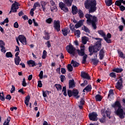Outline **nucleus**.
<instances>
[{"instance_id": "nucleus-1", "label": "nucleus", "mask_w": 125, "mask_h": 125, "mask_svg": "<svg viewBox=\"0 0 125 125\" xmlns=\"http://www.w3.org/2000/svg\"><path fill=\"white\" fill-rule=\"evenodd\" d=\"M96 0H86L84 3V5L86 9H88L89 13H93L97 10Z\"/></svg>"}, {"instance_id": "nucleus-2", "label": "nucleus", "mask_w": 125, "mask_h": 125, "mask_svg": "<svg viewBox=\"0 0 125 125\" xmlns=\"http://www.w3.org/2000/svg\"><path fill=\"white\" fill-rule=\"evenodd\" d=\"M85 17L87 20V23H90L91 24L94 30L97 29V26H96V22H97V17L95 16H92L89 14H86L85 15Z\"/></svg>"}, {"instance_id": "nucleus-3", "label": "nucleus", "mask_w": 125, "mask_h": 125, "mask_svg": "<svg viewBox=\"0 0 125 125\" xmlns=\"http://www.w3.org/2000/svg\"><path fill=\"white\" fill-rule=\"evenodd\" d=\"M102 46V44L100 42H97L95 43V45L92 46H89L88 49H89V52H94V54L95 55L96 58L97 57V55H98V51L100 50V48H101Z\"/></svg>"}, {"instance_id": "nucleus-4", "label": "nucleus", "mask_w": 125, "mask_h": 125, "mask_svg": "<svg viewBox=\"0 0 125 125\" xmlns=\"http://www.w3.org/2000/svg\"><path fill=\"white\" fill-rule=\"evenodd\" d=\"M106 108L103 109L101 110V112L103 116V118L99 119V121L100 123H104L105 122V119H106V115L107 118H108L109 119H111L112 118V116H111L110 115H111V112L110 110H105Z\"/></svg>"}, {"instance_id": "nucleus-5", "label": "nucleus", "mask_w": 125, "mask_h": 125, "mask_svg": "<svg viewBox=\"0 0 125 125\" xmlns=\"http://www.w3.org/2000/svg\"><path fill=\"white\" fill-rule=\"evenodd\" d=\"M66 50H67L68 53L72 54L73 56L76 55V48H75L70 43L66 47Z\"/></svg>"}, {"instance_id": "nucleus-6", "label": "nucleus", "mask_w": 125, "mask_h": 125, "mask_svg": "<svg viewBox=\"0 0 125 125\" xmlns=\"http://www.w3.org/2000/svg\"><path fill=\"white\" fill-rule=\"evenodd\" d=\"M115 115L118 116L120 119H125V112L122 107L118 108L114 111Z\"/></svg>"}, {"instance_id": "nucleus-7", "label": "nucleus", "mask_w": 125, "mask_h": 125, "mask_svg": "<svg viewBox=\"0 0 125 125\" xmlns=\"http://www.w3.org/2000/svg\"><path fill=\"white\" fill-rule=\"evenodd\" d=\"M20 5V3L15 1L14 3L12 4L11 11L9 12V14H11L12 12L14 13L15 12H17V9L19 8Z\"/></svg>"}, {"instance_id": "nucleus-8", "label": "nucleus", "mask_w": 125, "mask_h": 125, "mask_svg": "<svg viewBox=\"0 0 125 125\" xmlns=\"http://www.w3.org/2000/svg\"><path fill=\"white\" fill-rule=\"evenodd\" d=\"M53 28L58 32L60 31L61 29V25H60V21L57 20L56 21V20H55L54 21Z\"/></svg>"}, {"instance_id": "nucleus-9", "label": "nucleus", "mask_w": 125, "mask_h": 125, "mask_svg": "<svg viewBox=\"0 0 125 125\" xmlns=\"http://www.w3.org/2000/svg\"><path fill=\"white\" fill-rule=\"evenodd\" d=\"M98 115L95 112H92L89 114V118L90 121H93V122H96L97 121V118Z\"/></svg>"}, {"instance_id": "nucleus-10", "label": "nucleus", "mask_w": 125, "mask_h": 125, "mask_svg": "<svg viewBox=\"0 0 125 125\" xmlns=\"http://www.w3.org/2000/svg\"><path fill=\"white\" fill-rule=\"evenodd\" d=\"M59 7L61 10H63L64 12H69V9L66 6V5L63 2H60L59 4Z\"/></svg>"}, {"instance_id": "nucleus-11", "label": "nucleus", "mask_w": 125, "mask_h": 125, "mask_svg": "<svg viewBox=\"0 0 125 125\" xmlns=\"http://www.w3.org/2000/svg\"><path fill=\"white\" fill-rule=\"evenodd\" d=\"M18 39L22 44H24V45L27 44V40L24 35H19L18 37Z\"/></svg>"}, {"instance_id": "nucleus-12", "label": "nucleus", "mask_w": 125, "mask_h": 125, "mask_svg": "<svg viewBox=\"0 0 125 125\" xmlns=\"http://www.w3.org/2000/svg\"><path fill=\"white\" fill-rule=\"evenodd\" d=\"M85 50V46L84 45L81 46V49H77L78 55L80 56H83L85 54L84 51Z\"/></svg>"}, {"instance_id": "nucleus-13", "label": "nucleus", "mask_w": 125, "mask_h": 125, "mask_svg": "<svg viewBox=\"0 0 125 125\" xmlns=\"http://www.w3.org/2000/svg\"><path fill=\"white\" fill-rule=\"evenodd\" d=\"M111 38H112V35H111V33H108L107 34L106 37L105 35L104 40L107 43H112V40L110 39Z\"/></svg>"}, {"instance_id": "nucleus-14", "label": "nucleus", "mask_w": 125, "mask_h": 125, "mask_svg": "<svg viewBox=\"0 0 125 125\" xmlns=\"http://www.w3.org/2000/svg\"><path fill=\"white\" fill-rule=\"evenodd\" d=\"M5 43L2 40H0V48H1V52L3 53H5L6 52V50L5 49Z\"/></svg>"}, {"instance_id": "nucleus-15", "label": "nucleus", "mask_w": 125, "mask_h": 125, "mask_svg": "<svg viewBox=\"0 0 125 125\" xmlns=\"http://www.w3.org/2000/svg\"><path fill=\"white\" fill-rule=\"evenodd\" d=\"M123 83L124 81H123V79H120L116 83V88H117V89H119V90H121V89H122V86H123Z\"/></svg>"}, {"instance_id": "nucleus-16", "label": "nucleus", "mask_w": 125, "mask_h": 125, "mask_svg": "<svg viewBox=\"0 0 125 125\" xmlns=\"http://www.w3.org/2000/svg\"><path fill=\"white\" fill-rule=\"evenodd\" d=\"M111 107L114 108L115 110H117V108H122V104L119 101H116L114 104L111 105Z\"/></svg>"}, {"instance_id": "nucleus-17", "label": "nucleus", "mask_w": 125, "mask_h": 125, "mask_svg": "<svg viewBox=\"0 0 125 125\" xmlns=\"http://www.w3.org/2000/svg\"><path fill=\"white\" fill-rule=\"evenodd\" d=\"M81 77L82 78V79H91V77L90 76H89V74L88 73L84 72V71H82Z\"/></svg>"}, {"instance_id": "nucleus-18", "label": "nucleus", "mask_w": 125, "mask_h": 125, "mask_svg": "<svg viewBox=\"0 0 125 125\" xmlns=\"http://www.w3.org/2000/svg\"><path fill=\"white\" fill-rule=\"evenodd\" d=\"M83 22H84V20H82L79 21L75 25L76 29H79V28L82 27L83 25Z\"/></svg>"}, {"instance_id": "nucleus-19", "label": "nucleus", "mask_w": 125, "mask_h": 125, "mask_svg": "<svg viewBox=\"0 0 125 125\" xmlns=\"http://www.w3.org/2000/svg\"><path fill=\"white\" fill-rule=\"evenodd\" d=\"M72 96L76 97V99L80 98V95H79V91L77 89H73L72 90Z\"/></svg>"}, {"instance_id": "nucleus-20", "label": "nucleus", "mask_w": 125, "mask_h": 125, "mask_svg": "<svg viewBox=\"0 0 125 125\" xmlns=\"http://www.w3.org/2000/svg\"><path fill=\"white\" fill-rule=\"evenodd\" d=\"M64 3H63L66 6L69 7L72 6V2L74 1V0H63Z\"/></svg>"}, {"instance_id": "nucleus-21", "label": "nucleus", "mask_w": 125, "mask_h": 125, "mask_svg": "<svg viewBox=\"0 0 125 125\" xmlns=\"http://www.w3.org/2000/svg\"><path fill=\"white\" fill-rule=\"evenodd\" d=\"M44 36L43 37L44 40H45V41H49V40H50V35L49 34V33L46 32V31H44Z\"/></svg>"}, {"instance_id": "nucleus-22", "label": "nucleus", "mask_w": 125, "mask_h": 125, "mask_svg": "<svg viewBox=\"0 0 125 125\" xmlns=\"http://www.w3.org/2000/svg\"><path fill=\"white\" fill-rule=\"evenodd\" d=\"M27 64L29 65V67H35V66H37L36 62L32 60L28 61L27 62Z\"/></svg>"}, {"instance_id": "nucleus-23", "label": "nucleus", "mask_w": 125, "mask_h": 125, "mask_svg": "<svg viewBox=\"0 0 125 125\" xmlns=\"http://www.w3.org/2000/svg\"><path fill=\"white\" fill-rule=\"evenodd\" d=\"M75 86L76 85L75 84V81L74 79H72V80H69V88H74Z\"/></svg>"}, {"instance_id": "nucleus-24", "label": "nucleus", "mask_w": 125, "mask_h": 125, "mask_svg": "<svg viewBox=\"0 0 125 125\" xmlns=\"http://www.w3.org/2000/svg\"><path fill=\"white\" fill-rule=\"evenodd\" d=\"M89 40V39H88V38H87L86 36L82 37V43H83V44H86Z\"/></svg>"}, {"instance_id": "nucleus-25", "label": "nucleus", "mask_w": 125, "mask_h": 125, "mask_svg": "<svg viewBox=\"0 0 125 125\" xmlns=\"http://www.w3.org/2000/svg\"><path fill=\"white\" fill-rule=\"evenodd\" d=\"M79 11H78V7L76 6H72V12L73 15H76L78 13Z\"/></svg>"}, {"instance_id": "nucleus-26", "label": "nucleus", "mask_w": 125, "mask_h": 125, "mask_svg": "<svg viewBox=\"0 0 125 125\" xmlns=\"http://www.w3.org/2000/svg\"><path fill=\"white\" fill-rule=\"evenodd\" d=\"M123 71H124V69L122 68H119L115 67L112 69V72H115V73H122Z\"/></svg>"}, {"instance_id": "nucleus-27", "label": "nucleus", "mask_w": 125, "mask_h": 125, "mask_svg": "<svg viewBox=\"0 0 125 125\" xmlns=\"http://www.w3.org/2000/svg\"><path fill=\"white\" fill-rule=\"evenodd\" d=\"M71 64H72L74 68H77V67H79V66H80V64L77 62V61H74V60H72Z\"/></svg>"}, {"instance_id": "nucleus-28", "label": "nucleus", "mask_w": 125, "mask_h": 125, "mask_svg": "<svg viewBox=\"0 0 125 125\" xmlns=\"http://www.w3.org/2000/svg\"><path fill=\"white\" fill-rule=\"evenodd\" d=\"M41 5L42 6V8L44 12H45V6H46V2L45 1H41Z\"/></svg>"}, {"instance_id": "nucleus-29", "label": "nucleus", "mask_w": 125, "mask_h": 125, "mask_svg": "<svg viewBox=\"0 0 125 125\" xmlns=\"http://www.w3.org/2000/svg\"><path fill=\"white\" fill-rule=\"evenodd\" d=\"M105 52H104V50L103 49H101L99 53L100 60H102L103 58H104V54Z\"/></svg>"}, {"instance_id": "nucleus-30", "label": "nucleus", "mask_w": 125, "mask_h": 125, "mask_svg": "<svg viewBox=\"0 0 125 125\" xmlns=\"http://www.w3.org/2000/svg\"><path fill=\"white\" fill-rule=\"evenodd\" d=\"M95 98L96 99V101L100 102V101L102 100L103 97L100 94H97L95 96Z\"/></svg>"}, {"instance_id": "nucleus-31", "label": "nucleus", "mask_w": 125, "mask_h": 125, "mask_svg": "<svg viewBox=\"0 0 125 125\" xmlns=\"http://www.w3.org/2000/svg\"><path fill=\"white\" fill-rule=\"evenodd\" d=\"M79 18L82 19V18H83L84 17V14H83V11L81 9H79L78 10V12H77Z\"/></svg>"}, {"instance_id": "nucleus-32", "label": "nucleus", "mask_w": 125, "mask_h": 125, "mask_svg": "<svg viewBox=\"0 0 125 125\" xmlns=\"http://www.w3.org/2000/svg\"><path fill=\"white\" fill-rule=\"evenodd\" d=\"M14 61L16 65L18 66L19 65L20 62L21 61V59H20V57H18V58H15Z\"/></svg>"}, {"instance_id": "nucleus-33", "label": "nucleus", "mask_w": 125, "mask_h": 125, "mask_svg": "<svg viewBox=\"0 0 125 125\" xmlns=\"http://www.w3.org/2000/svg\"><path fill=\"white\" fill-rule=\"evenodd\" d=\"M30 97L28 95L25 97V100L24 101V104L26 106H29V102H30Z\"/></svg>"}, {"instance_id": "nucleus-34", "label": "nucleus", "mask_w": 125, "mask_h": 125, "mask_svg": "<svg viewBox=\"0 0 125 125\" xmlns=\"http://www.w3.org/2000/svg\"><path fill=\"white\" fill-rule=\"evenodd\" d=\"M112 0H105L104 2L106 6H111L113 4Z\"/></svg>"}, {"instance_id": "nucleus-35", "label": "nucleus", "mask_w": 125, "mask_h": 125, "mask_svg": "<svg viewBox=\"0 0 125 125\" xmlns=\"http://www.w3.org/2000/svg\"><path fill=\"white\" fill-rule=\"evenodd\" d=\"M91 62L95 66H97V64L99 63V60L97 59H92Z\"/></svg>"}, {"instance_id": "nucleus-36", "label": "nucleus", "mask_w": 125, "mask_h": 125, "mask_svg": "<svg viewBox=\"0 0 125 125\" xmlns=\"http://www.w3.org/2000/svg\"><path fill=\"white\" fill-rule=\"evenodd\" d=\"M98 33L99 34L100 36H101V37H103V38L104 39L106 33H105V32H104L103 30H98Z\"/></svg>"}, {"instance_id": "nucleus-37", "label": "nucleus", "mask_w": 125, "mask_h": 125, "mask_svg": "<svg viewBox=\"0 0 125 125\" xmlns=\"http://www.w3.org/2000/svg\"><path fill=\"white\" fill-rule=\"evenodd\" d=\"M85 89H86V92H90L91 89H92V87L91 86V85L88 84L85 87Z\"/></svg>"}, {"instance_id": "nucleus-38", "label": "nucleus", "mask_w": 125, "mask_h": 125, "mask_svg": "<svg viewBox=\"0 0 125 125\" xmlns=\"http://www.w3.org/2000/svg\"><path fill=\"white\" fill-rule=\"evenodd\" d=\"M0 100L1 101H5V98L4 97V93L3 92H0Z\"/></svg>"}, {"instance_id": "nucleus-39", "label": "nucleus", "mask_w": 125, "mask_h": 125, "mask_svg": "<svg viewBox=\"0 0 125 125\" xmlns=\"http://www.w3.org/2000/svg\"><path fill=\"white\" fill-rule=\"evenodd\" d=\"M113 95H115V93H114V90L111 89L109 91L108 97L110 98L111 96H113Z\"/></svg>"}, {"instance_id": "nucleus-40", "label": "nucleus", "mask_w": 125, "mask_h": 125, "mask_svg": "<svg viewBox=\"0 0 125 125\" xmlns=\"http://www.w3.org/2000/svg\"><path fill=\"white\" fill-rule=\"evenodd\" d=\"M82 29L86 33H88L89 34V33H90V30H89V29H88V28H87V27L85 26V25H83V27Z\"/></svg>"}, {"instance_id": "nucleus-41", "label": "nucleus", "mask_w": 125, "mask_h": 125, "mask_svg": "<svg viewBox=\"0 0 125 125\" xmlns=\"http://www.w3.org/2000/svg\"><path fill=\"white\" fill-rule=\"evenodd\" d=\"M83 56V59L82 60V64H85L86 62V59L87 58V55L85 54Z\"/></svg>"}, {"instance_id": "nucleus-42", "label": "nucleus", "mask_w": 125, "mask_h": 125, "mask_svg": "<svg viewBox=\"0 0 125 125\" xmlns=\"http://www.w3.org/2000/svg\"><path fill=\"white\" fill-rule=\"evenodd\" d=\"M6 57H7V58H12V57L13 56V55H12V53H11V52H7L6 53L5 55Z\"/></svg>"}, {"instance_id": "nucleus-43", "label": "nucleus", "mask_w": 125, "mask_h": 125, "mask_svg": "<svg viewBox=\"0 0 125 125\" xmlns=\"http://www.w3.org/2000/svg\"><path fill=\"white\" fill-rule=\"evenodd\" d=\"M55 86L56 87V88H57L58 91L62 90V86L59 84H55Z\"/></svg>"}, {"instance_id": "nucleus-44", "label": "nucleus", "mask_w": 125, "mask_h": 125, "mask_svg": "<svg viewBox=\"0 0 125 125\" xmlns=\"http://www.w3.org/2000/svg\"><path fill=\"white\" fill-rule=\"evenodd\" d=\"M75 25H74V24H73V23H70L69 25V28L71 30V31H72L73 32H75L76 29H75Z\"/></svg>"}, {"instance_id": "nucleus-45", "label": "nucleus", "mask_w": 125, "mask_h": 125, "mask_svg": "<svg viewBox=\"0 0 125 125\" xmlns=\"http://www.w3.org/2000/svg\"><path fill=\"white\" fill-rule=\"evenodd\" d=\"M42 92V96L43 97H44V98H45V97H47V95L46 94L49 93V91H48V90H46V91L43 90Z\"/></svg>"}, {"instance_id": "nucleus-46", "label": "nucleus", "mask_w": 125, "mask_h": 125, "mask_svg": "<svg viewBox=\"0 0 125 125\" xmlns=\"http://www.w3.org/2000/svg\"><path fill=\"white\" fill-rule=\"evenodd\" d=\"M67 68L69 72H73V66H72V65H71V64H68L67 65Z\"/></svg>"}, {"instance_id": "nucleus-47", "label": "nucleus", "mask_w": 125, "mask_h": 125, "mask_svg": "<svg viewBox=\"0 0 125 125\" xmlns=\"http://www.w3.org/2000/svg\"><path fill=\"white\" fill-rule=\"evenodd\" d=\"M115 4L117 6H119V7L121 6V5H122V1H121V0H116L115 2Z\"/></svg>"}, {"instance_id": "nucleus-48", "label": "nucleus", "mask_w": 125, "mask_h": 125, "mask_svg": "<svg viewBox=\"0 0 125 125\" xmlns=\"http://www.w3.org/2000/svg\"><path fill=\"white\" fill-rule=\"evenodd\" d=\"M53 7L51 6L50 7V9L51 10V11L52 12H54V10H55L56 11H57V6H52Z\"/></svg>"}, {"instance_id": "nucleus-49", "label": "nucleus", "mask_w": 125, "mask_h": 125, "mask_svg": "<svg viewBox=\"0 0 125 125\" xmlns=\"http://www.w3.org/2000/svg\"><path fill=\"white\" fill-rule=\"evenodd\" d=\"M47 54V52H46L45 50H43V54L42 55V59H45V58H46Z\"/></svg>"}, {"instance_id": "nucleus-50", "label": "nucleus", "mask_w": 125, "mask_h": 125, "mask_svg": "<svg viewBox=\"0 0 125 125\" xmlns=\"http://www.w3.org/2000/svg\"><path fill=\"white\" fill-rule=\"evenodd\" d=\"M52 21H53L52 18H49L46 20L45 22L48 24H51V23H52Z\"/></svg>"}, {"instance_id": "nucleus-51", "label": "nucleus", "mask_w": 125, "mask_h": 125, "mask_svg": "<svg viewBox=\"0 0 125 125\" xmlns=\"http://www.w3.org/2000/svg\"><path fill=\"white\" fill-rule=\"evenodd\" d=\"M66 86H63L62 87V92H63V95L64 96H67V92H66Z\"/></svg>"}, {"instance_id": "nucleus-52", "label": "nucleus", "mask_w": 125, "mask_h": 125, "mask_svg": "<svg viewBox=\"0 0 125 125\" xmlns=\"http://www.w3.org/2000/svg\"><path fill=\"white\" fill-rule=\"evenodd\" d=\"M67 95L69 97H72V96H73V91L71 90H68Z\"/></svg>"}, {"instance_id": "nucleus-53", "label": "nucleus", "mask_w": 125, "mask_h": 125, "mask_svg": "<svg viewBox=\"0 0 125 125\" xmlns=\"http://www.w3.org/2000/svg\"><path fill=\"white\" fill-rule=\"evenodd\" d=\"M118 53L120 57H121V58H124V53H123V52H122V51L118 50Z\"/></svg>"}, {"instance_id": "nucleus-54", "label": "nucleus", "mask_w": 125, "mask_h": 125, "mask_svg": "<svg viewBox=\"0 0 125 125\" xmlns=\"http://www.w3.org/2000/svg\"><path fill=\"white\" fill-rule=\"evenodd\" d=\"M62 35H63L64 37H66V36L68 35V32L64 29L62 30Z\"/></svg>"}, {"instance_id": "nucleus-55", "label": "nucleus", "mask_w": 125, "mask_h": 125, "mask_svg": "<svg viewBox=\"0 0 125 125\" xmlns=\"http://www.w3.org/2000/svg\"><path fill=\"white\" fill-rule=\"evenodd\" d=\"M75 32V34H77V37L80 38V35H81V31L80 30H77Z\"/></svg>"}, {"instance_id": "nucleus-56", "label": "nucleus", "mask_w": 125, "mask_h": 125, "mask_svg": "<svg viewBox=\"0 0 125 125\" xmlns=\"http://www.w3.org/2000/svg\"><path fill=\"white\" fill-rule=\"evenodd\" d=\"M39 77L40 79H43V71H41L40 72Z\"/></svg>"}, {"instance_id": "nucleus-57", "label": "nucleus", "mask_w": 125, "mask_h": 125, "mask_svg": "<svg viewBox=\"0 0 125 125\" xmlns=\"http://www.w3.org/2000/svg\"><path fill=\"white\" fill-rule=\"evenodd\" d=\"M67 77L68 79H75V76L72 73L68 74Z\"/></svg>"}, {"instance_id": "nucleus-58", "label": "nucleus", "mask_w": 125, "mask_h": 125, "mask_svg": "<svg viewBox=\"0 0 125 125\" xmlns=\"http://www.w3.org/2000/svg\"><path fill=\"white\" fill-rule=\"evenodd\" d=\"M22 86H27V83H26V79H23L22 82Z\"/></svg>"}, {"instance_id": "nucleus-59", "label": "nucleus", "mask_w": 125, "mask_h": 125, "mask_svg": "<svg viewBox=\"0 0 125 125\" xmlns=\"http://www.w3.org/2000/svg\"><path fill=\"white\" fill-rule=\"evenodd\" d=\"M84 103H85V102L84 101L83 98H81V101L80 102V105H84Z\"/></svg>"}, {"instance_id": "nucleus-60", "label": "nucleus", "mask_w": 125, "mask_h": 125, "mask_svg": "<svg viewBox=\"0 0 125 125\" xmlns=\"http://www.w3.org/2000/svg\"><path fill=\"white\" fill-rule=\"evenodd\" d=\"M14 91H15V86H14V85H12V88L11 89V90H10V93H14Z\"/></svg>"}, {"instance_id": "nucleus-61", "label": "nucleus", "mask_w": 125, "mask_h": 125, "mask_svg": "<svg viewBox=\"0 0 125 125\" xmlns=\"http://www.w3.org/2000/svg\"><path fill=\"white\" fill-rule=\"evenodd\" d=\"M110 77H111V78H116V73H115L114 72H111L109 74Z\"/></svg>"}, {"instance_id": "nucleus-62", "label": "nucleus", "mask_w": 125, "mask_h": 125, "mask_svg": "<svg viewBox=\"0 0 125 125\" xmlns=\"http://www.w3.org/2000/svg\"><path fill=\"white\" fill-rule=\"evenodd\" d=\"M120 10L121 11H125V7L124 5H121L119 6Z\"/></svg>"}, {"instance_id": "nucleus-63", "label": "nucleus", "mask_w": 125, "mask_h": 125, "mask_svg": "<svg viewBox=\"0 0 125 125\" xmlns=\"http://www.w3.org/2000/svg\"><path fill=\"white\" fill-rule=\"evenodd\" d=\"M45 44H46L47 47L49 48V47H51V44L50 43V41H47L46 43Z\"/></svg>"}, {"instance_id": "nucleus-64", "label": "nucleus", "mask_w": 125, "mask_h": 125, "mask_svg": "<svg viewBox=\"0 0 125 125\" xmlns=\"http://www.w3.org/2000/svg\"><path fill=\"white\" fill-rule=\"evenodd\" d=\"M61 73L63 75L66 74V69L64 68H61Z\"/></svg>"}]
</instances>
